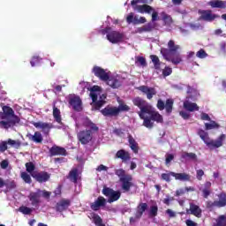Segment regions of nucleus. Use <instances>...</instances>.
Returning <instances> with one entry per match:
<instances>
[{"mask_svg":"<svg viewBox=\"0 0 226 226\" xmlns=\"http://www.w3.org/2000/svg\"><path fill=\"white\" fill-rule=\"evenodd\" d=\"M198 135L200 137L201 140L206 143V146H207L209 149H218V147H222L226 137L225 134H221L217 139L214 140L209 138V133L202 129L198 131Z\"/></svg>","mask_w":226,"mask_h":226,"instance_id":"nucleus-1","label":"nucleus"},{"mask_svg":"<svg viewBox=\"0 0 226 226\" xmlns=\"http://www.w3.org/2000/svg\"><path fill=\"white\" fill-rule=\"evenodd\" d=\"M50 192L37 189L36 192H31L28 195V200L31 202V206L34 207H38L41 204V197L44 199H50Z\"/></svg>","mask_w":226,"mask_h":226,"instance_id":"nucleus-2","label":"nucleus"},{"mask_svg":"<svg viewBox=\"0 0 226 226\" xmlns=\"http://www.w3.org/2000/svg\"><path fill=\"white\" fill-rule=\"evenodd\" d=\"M218 200L211 201L207 200L206 202V207L207 209H209L210 211H213L215 207H226V192H222L219 194H217Z\"/></svg>","mask_w":226,"mask_h":226,"instance_id":"nucleus-3","label":"nucleus"},{"mask_svg":"<svg viewBox=\"0 0 226 226\" xmlns=\"http://www.w3.org/2000/svg\"><path fill=\"white\" fill-rule=\"evenodd\" d=\"M110 31V27L105 28L102 31V34H105V33H107L106 38L110 43L116 44L123 41V39L124 38V35L123 34L118 31Z\"/></svg>","mask_w":226,"mask_h":226,"instance_id":"nucleus-4","label":"nucleus"},{"mask_svg":"<svg viewBox=\"0 0 226 226\" xmlns=\"http://www.w3.org/2000/svg\"><path fill=\"white\" fill-rule=\"evenodd\" d=\"M132 103L135 105V107H138V109H140V111L138 112L139 117H143V114H146L151 107V104H149L142 97H135L132 99Z\"/></svg>","mask_w":226,"mask_h":226,"instance_id":"nucleus-5","label":"nucleus"},{"mask_svg":"<svg viewBox=\"0 0 226 226\" xmlns=\"http://www.w3.org/2000/svg\"><path fill=\"white\" fill-rule=\"evenodd\" d=\"M102 194L105 195V197H108L109 204H112V202H117V200H119L121 199L120 191H114V189L107 186L103 187Z\"/></svg>","mask_w":226,"mask_h":226,"instance_id":"nucleus-6","label":"nucleus"},{"mask_svg":"<svg viewBox=\"0 0 226 226\" xmlns=\"http://www.w3.org/2000/svg\"><path fill=\"white\" fill-rule=\"evenodd\" d=\"M157 109L159 110H166L167 114H172L174 109V99H167L166 102L162 99L157 101Z\"/></svg>","mask_w":226,"mask_h":226,"instance_id":"nucleus-7","label":"nucleus"},{"mask_svg":"<svg viewBox=\"0 0 226 226\" xmlns=\"http://www.w3.org/2000/svg\"><path fill=\"white\" fill-rule=\"evenodd\" d=\"M141 0H132L131 4L134 10V11H138V13H151V11H154V9L148 4L137 5L140 3Z\"/></svg>","mask_w":226,"mask_h":226,"instance_id":"nucleus-8","label":"nucleus"},{"mask_svg":"<svg viewBox=\"0 0 226 226\" xmlns=\"http://www.w3.org/2000/svg\"><path fill=\"white\" fill-rule=\"evenodd\" d=\"M78 139L83 146L89 144L93 140V132L91 130H83L78 133Z\"/></svg>","mask_w":226,"mask_h":226,"instance_id":"nucleus-9","label":"nucleus"},{"mask_svg":"<svg viewBox=\"0 0 226 226\" xmlns=\"http://www.w3.org/2000/svg\"><path fill=\"white\" fill-rule=\"evenodd\" d=\"M198 13L200 16V20H204L205 22H213L215 19H218V15L214 14L211 10H199Z\"/></svg>","mask_w":226,"mask_h":226,"instance_id":"nucleus-10","label":"nucleus"},{"mask_svg":"<svg viewBox=\"0 0 226 226\" xmlns=\"http://www.w3.org/2000/svg\"><path fill=\"white\" fill-rule=\"evenodd\" d=\"M93 73L94 74L97 79H100L102 82H107L109 80V72H105V69L100 66H94L92 70Z\"/></svg>","mask_w":226,"mask_h":226,"instance_id":"nucleus-11","label":"nucleus"},{"mask_svg":"<svg viewBox=\"0 0 226 226\" xmlns=\"http://www.w3.org/2000/svg\"><path fill=\"white\" fill-rule=\"evenodd\" d=\"M101 114L104 117H117L119 116V109H117L116 106L108 105L101 110Z\"/></svg>","mask_w":226,"mask_h":226,"instance_id":"nucleus-12","label":"nucleus"},{"mask_svg":"<svg viewBox=\"0 0 226 226\" xmlns=\"http://www.w3.org/2000/svg\"><path fill=\"white\" fill-rule=\"evenodd\" d=\"M2 110L3 112H0L1 119H15V117H19L10 106H3Z\"/></svg>","mask_w":226,"mask_h":226,"instance_id":"nucleus-13","label":"nucleus"},{"mask_svg":"<svg viewBox=\"0 0 226 226\" xmlns=\"http://www.w3.org/2000/svg\"><path fill=\"white\" fill-rule=\"evenodd\" d=\"M19 123H20V117H14V118H7V121H0V128L8 130L10 128H13V126H15V124H19Z\"/></svg>","mask_w":226,"mask_h":226,"instance_id":"nucleus-14","label":"nucleus"},{"mask_svg":"<svg viewBox=\"0 0 226 226\" xmlns=\"http://www.w3.org/2000/svg\"><path fill=\"white\" fill-rule=\"evenodd\" d=\"M69 104L76 112H82V100L79 95H74L69 99Z\"/></svg>","mask_w":226,"mask_h":226,"instance_id":"nucleus-15","label":"nucleus"},{"mask_svg":"<svg viewBox=\"0 0 226 226\" xmlns=\"http://www.w3.org/2000/svg\"><path fill=\"white\" fill-rule=\"evenodd\" d=\"M32 177H34L37 183H47V181L50 179V174L47 171H34V173L32 174Z\"/></svg>","mask_w":226,"mask_h":226,"instance_id":"nucleus-16","label":"nucleus"},{"mask_svg":"<svg viewBox=\"0 0 226 226\" xmlns=\"http://www.w3.org/2000/svg\"><path fill=\"white\" fill-rule=\"evenodd\" d=\"M49 156H68V152L66 148L54 145L49 148Z\"/></svg>","mask_w":226,"mask_h":226,"instance_id":"nucleus-17","label":"nucleus"},{"mask_svg":"<svg viewBox=\"0 0 226 226\" xmlns=\"http://www.w3.org/2000/svg\"><path fill=\"white\" fill-rule=\"evenodd\" d=\"M138 90L146 94L147 100H153V96H156V88L149 87L147 86H139Z\"/></svg>","mask_w":226,"mask_h":226,"instance_id":"nucleus-18","label":"nucleus"},{"mask_svg":"<svg viewBox=\"0 0 226 226\" xmlns=\"http://www.w3.org/2000/svg\"><path fill=\"white\" fill-rule=\"evenodd\" d=\"M105 206H107V200L103 196H99L94 202L90 204L93 211H100V207H105Z\"/></svg>","mask_w":226,"mask_h":226,"instance_id":"nucleus-19","label":"nucleus"},{"mask_svg":"<svg viewBox=\"0 0 226 226\" xmlns=\"http://www.w3.org/2000/svg\"><path fill=\"white\" fill-rule=\"evenodd\" d=\"M106 82L112 89H118L123 85V81H121L119 76H109V79Z\"/></svg>","mask_w":226,"mask_h":226,"instance_id":"nucleus-20","label":"nucleus"},{"mask_svg":"<svg viewBox=\"0 0 226 226\" xmlns=\"http://www.w3.org/2000/svg\"><path fill=\"white\" fill-rule=\"evenodd\" d=\"M145 114H148L152 121H155L156 123H163V117L158 111L154 110L153 106H151Z\"/></svg>","mask_w":226,"mask_h":226,"instance_id":"nucleus-21","label":"nucleus"},{"mask_svg":"<svg viewBox=\"0 0 226 226\" xmlns=\"http://www.w3.org/2000/svg\"><path fill=\"white\" fill-rule=\"evenodd\" d=\"M33 124L35 128H41V130H42L43 133L46 135H49V133H50V130L54 128V125L49 123L34 122Z\"/></svg>","mask_w":226,"mask_h":226,"instance_id":"nucleus-22","label":"nucleus"},{"mask_svg":"<svg viewBox=\"0 0 226 226\" xmlns=\"http://www.w3.org/2000/svg\"><path fill=\"white\" fill-rule=\"evenodd\" d=\"M187 215H193L196 218H202V209L194 203H190V209L187 210Z\"/></svg>","mask_w":226,"mask_h":226,"instance_id":"nucleus-23","label":"nucleus"},{"mask_svg":"<svg viewBox=\"0 0 226 226\" xmlns=\"http://www.w3.org/2000/svg\"><path fill=\"white\" fill-rule=\"evenodd\" d=\"M133 178L132 176L127 175L126 177H120V182L122 183V190L125 192H130V188L133 186V183H132Z\"/></svg>","mask_w":226,"mask_h":226,"instance_id":"nucleus-24","label":"nucleus"},{"mask_svg":"<svg viewBox=\"0 0 226 226\" xmlns=\"http://www.w3.org/2000/svg\"><path fill=\"white\" fill-rule=\"evenodd\" d=\"M72 201L70 200L62 199L58 203H56V209L58 213H63V211H66V209L70 207Z\"/></svg>","mask_w":226,"mask_h":226,"instance_id":"nucleus-25","label":"nucleus"},{"mask_svg":"<svg viewBox=\"0 0 226 226\" xmlns=\"http://www.w3.org/2000/svg\"><path fill=\"white\" fill-rule=\"evenodd\" d=\"M156 28V24L153 22H148L147 24L138 27L136 29V33H139V34H142V33H151L154 29Z\"/></svg>","mask_w":226,"mask_h":226,"instance_id":"nucleus-26","label":"nucleus"},{"mask_svg":"<svg viewBox=\"0 0 226 226\" xmlns=\"http://www.w3.org/2000/svg\"><path fill=\"white\" fill-rule=\"evenodd\" d=\"M170 174L177 181H192V176L188 173H176L174 171H170Z\"/></svg>","mask_w":226,"mask_h":226,"instance_id":"nucleus-27","label":"nucleus"},{"mask_svg":"<svg viewBox=\"0 0 226 226\" xmlns=\"http://www.w3.org/2000/svg\"><path fill=\"white\" fill-rule=\"evenodd\" d=\"M116 158H119L122 162H129L132 160V156L129 152H126L124 149H120L116 154Z\"/></svg>","mask_w":226,"mask_h":226,"instance_id":"nucleus-28","label":"nucleus"},{"mask_svg":"<svg viewBox=\"0 0 226 226\" xmlns=\"http://www.w3.org/2000/svg\"><path fill=\"white\" fill-rule=\"evenodd\" d=\"M212 184L209 181L205 182L203 189L201 190L203 199H209V195L212 193Z\"/></svg>","mask_w":226,"mask_h":226,"instance_id":"nucleus-29","label":"nucleus"},{"mask_svg":"<svg viewBox=\"0 0 226 226\" xmlns=\"http://www.w3.org/2000/svg\"><path fill=\"white\" fill-rule=\"evenodd\" d=\"M105 98H107V96L105 94H102L100 97V100H96V101H92V107L93 109H94V110H100V109L106 103L105 102Z\"/></svg>","mask_w":226,"mask_h":226,"instance_id":"nucleus-30","label":"nucleus"},{"mask_svg":"<svg viewBox=\"0 0 226 226\" xmlns=\"http://www.w3.org/2000/svg\"><path fill=\"white\" fill-rule=\"evenodd\" d=\"M26 137L29 140H33L36 144H41L43 142V136H41V132H35L34 135L27 134Z\"/></svg>","mask_w":226,"mask_h":226,"instance_id":"nucleus-31","label":"nucleus"},{"mask_svg":"<svg viewBox=\"0 0 226 226\" xmlns=\"http://www.w3.org/2000/svg\"><path fill=\"white\" fill-rule=\"evenodd\" d=\"M208 6H211V8H221L222 10H225L226 2L223 0H212L208 2Z\"/></svg>","mask_w":226,"mask_h":226,"instance_id":"nucleus-32","label":"nucleus"},{"mask_svg":"<svg viewBox=\"0 0 226 226\" xmlns=\"http://www.w3.org/2000/svg\"><path fill=\"white\" fill-rule=\"evenodd\" d=\"M83 126H85V128H89L92 132H98V130H100L96 124L93 123L89 118H86L84 120Z\"/></svg>","mask_w":226,"mask_h":226,"instance_id":"nucleus-33","label":"nucleus"},{"mask_svg":"<svg viewBox=\"0 0 226 226\" xmlns=\"http://www.w3.org/2000/svg\"><path fill=\"white\" fill-rule=\"evenodd\" d=\"M128 142L130 144V147H131L132 151H133V153H135V154H137L139 153V143H137V141H135V139H133V136H132V135L128 136Z\"/></svg>","mask_w":226,"mask_h":226,"instance_id":"nucleus-34","label":"nucleus"},{"mask_svg":"<svg viewBox=\"0 0 226 226\" xmlns=\"http://www.w3.org/2000/svg\"><path fill=\"white\" fill-rule=\"evenodd\" d=\"M184 109H185V110H188L189 112H195V110H199V106L195 102L185 101L184 102Z\"/></svg>","mask_w":226,"mask_h":226,"instance_id":"nucleus-35","label":"nucleus"},{"mask_svg":"<svg viewBox=\"0 0 226 226\" xmlns=\"http://www.w3.org/2000/svg\"><path fill=\"white\" fill-rule=\"evenodd\" d=\"M147 210V203H139L137 207V218H142V215Z\"/></svg>","mask_w":226,"mask_h":226,"instance_id":"nucleus-36","label":"nucleus"},{"mask_svg":"<svg viewBox=\"0 0 226 226\" xmlns=\"http://www.w3.org/2000/svg\"><path fill=\"white\" fill-rule=\"evenodd\" d=\"M68 179L72 181V183H77L79 181V169H72L68 175Z\"/></svg>","mask_w":226,"mask_h":226,"instance_id":"nucleus-37","label":"nucleus"},{"mask_svg":"<svg viewBox=\"0 0 226 226\" xmlns=\"http://www.w3.org/2000/svg\"><path fill=\"white\" fill-rule=\"evenodd\" d=\"M150 59L154 64V70H157L158 72H160V70H162V63L160 61V58L158 57V56L156 55H151L150 56Z\"/></svg>","mask_w":226,"mask_h":226,"instance_id":"nucleus-38","label":"nucleus"},{"mask_svg":"<svg viewBox=\"0 0 226 226\" xmlns=\"http://www.w3.org/2000/svg\"><path fill=\"white\" fill-rule=\"evenodd\" d=\"M127 24H133L134 26L139 25V16H135L133 12L129 13L126 17Z\"/></svg>","mask_w":226,"mask_h":226,"instance_id":"nucleus-39","label":"nucleus"},{"mask_svg":"<svg viewBox=\"0 0 226 226\" xmlns=\"http://www.w3.org/2000/svg\"><path fill=\"white\" fill-rule=\"evenodd\" d=\"M97 93H100V87L94 86L90 88V97L92 99V102H96V100H98Z\"/></svg>","mask_w":226,"mask_h":226,"instance_id":"nucleus-40","label":"nucleus"},{"mask_svg":"<svg viewBox=\"0 0 226 226\" xmlns=\"http://www.w3.org/2000/svg\"><path fill=\"white\" fill-rule=\"evenodd\" d=\"M146 114L147 113H143V117H140V119H143V126H145L146 128H153V126H154V124L152 121L151 119V117H146Z\"/></svg>","mask_w":226,"mask_h":226,"instance_id":"nucleus-41","label":"nucleus"},{"mask_svg":"<svg viewBox=\"0 0 226 226\" xmlns=\"http://www.w3.org/2000/svg\"><path fill=\"white\" fill-rule=\"evenodd\" d=\"M53 117L55 121L58 124H61V121H63V119L61 118V110L57 107H56V105L53 106Z\"/></svg>","mask_w":226,"mask_h":226,"instance_id":"nucleus-42","label":"nucleus"},{"mask_svg":"<svg viewBox=\"0 0 226 226\" xmlns=\"http://www.w3.org/2000/svg\"><path fill=\"white\" fill-rule=\"evenodd\" d=\"M162 17L165 26H172V24H174V20L172 19L171 15L162 12Z\"/></svg>","mask_w":226,"mask_h":226,"instance_id":"nucleus-43","label":"nucleus"},{"mask_svg":"<svg viewBox=\"0 0 226 226\" xmlns=\"http://www.w3.org/2000/svg\"><path fill=\"white\" fill-rule=\"evenodd\" d=\"M26 172L30 174V176L33 177V174H34V170H36V165H34V162H29L25 164Z\"/></svg>","mask_w":226,"mask_h":226,"instance_id":"nucleus-44","label":"nucleus"},{"mask_svg":"<svg viewBox=\"0 0 226 226\" xmlns=\"http://www.w3.org/2000/svg\"><path fill=\"white\" fill-rule=\"evenodd\" d=\"M172 52L173 51L167 48L161 49V54L166 61H170V54H172Z\"/></svg>","mask_w":226,"mask_h":226,"instance_id":"nucleus-45","label":"nucleus"},{"mask_svg":"<svg viewBox=\"0 0 226 226\" xmlns=\"http://www.w3.org/2000/svg\"><path fill=\"white\" fill-rule=\"evenodd\" d=\"M215 222H216L214 224V226H226V215H219Z\"/></svg>","mask_w":226,"mask_h":226,"instance_id":"nucleus-46","label":"nucleus"},{"mask_svg":"<svg viewBox=\"0 0 226 226\" xmlns=\"http://www.w3.org/2000/svg\"><path fill=\"white\" fill-rule=\"evenodd\" d=\"M220 128V124L215 123L214 120H210L209 123H205V130H215Z\"/></svg>","mask_w":226,"mask_h":226,"instance_id":"nucleus-47","label":"nucleus"},{"mask_svg":"<svg viewBox=\"0 0 226 226\" xmlns=\"http://www.w3.org/2000/svg\"><path fill=\"white\" fill-rule=\"evenodd\" d=\"M93 220H94V223L96 226H105V224H103V220L102 219V217L96 214L94 215L93 216Z\"/></svg>","mask_w":226,"mask_h":226,"instance_id":"nucleus-48","label":"nucleus"},{"mask_svg":"<svg viewBox=\"0 0 226 226\" xmlns=\"http://www.w3.org/2000/svg\"><path fill=\"white\" fill-rule=\"evenodd\" d=\"M21 179H23V181H25L27 185H31L33 183V179L31 178V175H29L26 171L21 173Z\"/></svg>","mask_w":226,"mask_h":226,"instance_id":"nucleus-49","label":"nucleus"},{"mask_svg":"<svg viewBox=\"0 0 226 226\" xmlns=\"http://www.w3.org/2000/svg\"><path fill=\"white\" fill-rule=\"evenodd\" d=\"M168 49L173 51V52H177V50H179V46L176 45V42L172 40H170L168 42Z\"/></svg>","mask_w":226,"mask_h":226,"instance_id":"nucleus-50","label":"nucleus"},{"mask_svg":"<svg viewBox=\"0 0 226 226\" xmlns=\"http://www.w3.org/2000/svg\"><path fill=\"white\" fill-rule=\"evenodd\" d=\"M7 144H9V146H11L12 147H15V149H19V147H20L22 143L20 142V140H14V139H9L7 140Z\"/></svg>","mask_w":226,"mask_h":226,"instance_id":"nucleus-51","label":"nucleus"},{"mask_svg":"<svg viewBox=\"0 0 226 226\" xmlns=\"http://www.w3.org/2000/svg\"><path fill=\"white\" fill-rule=\"evenodd\" d=\"M148 215L150 218H154V216H158V206L154 205L150 207Z\"/></svg>","mask_w":226,"mask_h":226,"instance_id":"nucleus-52","label":"nucleus"},{"mask_svg":"<svg viewBox=\"0 0 226 226\" xmlns=\"http://www.w3.org/2000/svg\"><path fill=\"white\" fill-rule=\"evenodd\" d=\"M4 186L8 189V190H15V188H17V184L15 183V180H7L4 182Z\"/></svg>","mask_w":226,"mask_h":226,"instance_id":"nucleus-53","label":"nucleus"},{"mask_svg":"<svg viewBox=\"0 0 226 226\" xmlns=\"http://www.w3.org/2000/svg\"><path fill=\"white\" fill-rule=\"evenodd\" d=\"M19 213H22L23 215H31L33 213V208L26 207V206H21L19 208Z\"/></svg>","mask_w":226,"mask_h":226,"instance_id":"nucleus-54","label":"nucleus"},{"mask_svg":"<svg viewBox=\"0 0 226 226\" xmlns=\"http://www.w3.org/2000/svg\"><path fill=\"white\" fill-rule=\"evenodd\" d=\"M137 63H139V66H142V68H146V66H147V62L146 61V57L144 56H137L136 64Z\"/></svg>","mask_w":226,"mask_h":226,"instance_id":"nucleus-55","label":"nucleus"},{"mask_svg":"<svg viewBox=\"0 0 226 226\" xmlns=\"http://www.w3.org/2000/svg\"><path fill=\"white\" fill-rule=\"evenodd\" d=\"M117 110H118V115L120 112H128L130 110V106L124 103H120L119 106L117 107Z\"/></svg>","mask_w":226,"mask_h":226,"instance_id":"nucleus-56","label":"nucleus"},{"mask_svg":"<svg viewBox=\"0 0 226 226\" xmlns=\"http://www.w3.org/2000/svg\"><path fill=\"white\" fill-rule=\"evenodd\" d=\"M41 62V57H40L39 56H34L30 61V64L31 66L34 67L36 66V64H40Z\"/></svg>","mask_w":226,"mask_h":226,"instance_id":"nucleus-57","label":"nucleus"},{"mask_svg":"<svg viewBox=\"0 0 226 226\" xmlns=\"http://www.w3.org/2000/svg\"><path fill=\"white\" fill-rule=\"evenodd\" d=\"M209 56L204 49H200L197 53H196V57H199V59H206Z\"/></svg>","mask_w":226,"mask_h":226,"instance_id":"nucleus-58","label":"nucleus"},{"mask_svg":"<svg viewBox=\"0 0 226 226\" xmlns=\"http://www.w3.org/2000/svg\"><path fill=\"white\" fill-rule=\"evenodd\" d=\"M182 158L184 159L189 158V160H197V154L195 153L185 152L182 154Z\"/></svg>","mask_w":226,"mask_h":226,"instance_id":"nucleus-59","label":"nucleus"},{"mask_svg":"<svg viewBox=\"0 0 226 226\" xmlns=\"http://www.w3.org/2000/svg\"><path fill=\"white\" fill-rule=\"evenodd\" d=\"M171 63L173 64H179V63H181V61H183V59L181 58V55L177 54L175 55V56H173L172 58H170Z\"/></svg>","mask_w":226,"mask_h":226,"instance_id":"nucleus-60","label":"nucleus"},{"mask_svg":"<svg viewBox=\"0 0 226 226\" xmlns=\"http://www.w3.org/2000/svg\"><path fill=\"white\" fill-rule=\"evenodd\" d=\"M170 176H172L170 171L169 173H162L161 175V179H162V181H166V183H170Z\"/></svg>","mask_w":226,"mask_h":226,"instance_id":"nucleus-61","label":"nucleus"},{"mask_svg":"<svg viewBox=\"0 0 226 226\" xmlns=\"http://www.w3.org/2000/svg\"><path fill=\"white\" fill-rule=\"evenodd\" d=\"M162 75H163V77H169V75H172V68L166 66L162 70Z\"/></svg>","mask_w":226,"mask_h":226,"instance_id":"nucleus-62","label":"nucleus"},{"mask_svg":"<svg viewBox=\"0 0 226 226\" xmlns=\"http://www.w3.org/2000/svg\"><path fill=\"white\" fill-rule=\"evenodd\" d=\"M115 174H116V176H117L118 177H120V179H121V177H126V171H124V170H123V169H120V170H117L116 171H115Z\"/></svg>","mask_w":226,"mask_h":226,"instance_id":"nucleus-63","label":"nucleus"},{"mask_svg":"<svg viewBox=\"0 0 226 226\" xmlns=\"http://www.w3.org/2000/svg\"><path fill=\"white\" fill-rule=\"evenodd\" d=\"M8 150V141H2L0 143V152L4 153V151Z\"/></svg>","mask_w":226,"mask_h":226,"instance_id":"nucleus-64","label":"nucleus"}]
</instances>
